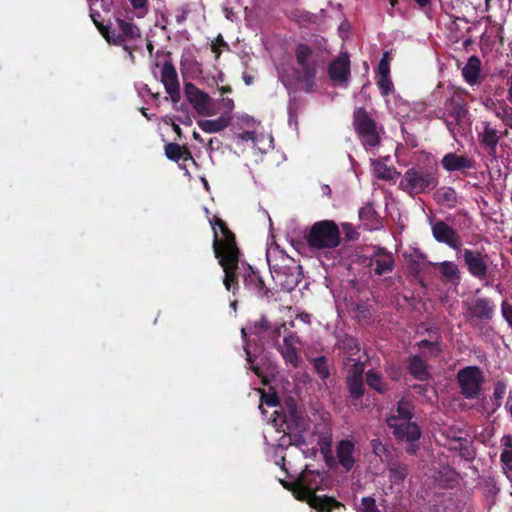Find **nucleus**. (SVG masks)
<instances>
[{
    "instance_id": "nucleus-11",
    "label": "nucleus",
    "mask_w": 512,
    "mask_h": 512,
    "mask_svg": "<svg viewBox=\"0 0 512 512\" xmlns=\"http://www.w3.org/2000/svg\"><path fill=\"white\" fill-rule=\"evenodd\" d=\"M166 56L168 59L163 63L162 66L161 82L165 87L166 93L170 96L171 101L173 103H177L181 98L178 75L170 59L171 53L168 52Z\"/></svg>"
},
{
    "instance_id": "nucleus-38",
    "label": "nucleus",
    "mask_w": 512,
    "mask_h": 512,
    "mask_svg": "<svg viewBox=\"0 0 512 512\" xmlns=\"http://www.w3.org/2000/svg\"><path fill=\"white\" fill-rule=\"evenodd\" d=\"M410 373L418 380H426L428 378L427 366L420 359L418 354H415L409 364Z\"/></svg>"
},
{
    "instance_id": "nucleus-28",
    "label": "nucleus",
    "mask_w": 512,
    "mask_h": 512,
    "mask_svg": "<svg viewBox=\"0 0 512 512\" xmlns=\"http://www.w3.org/2000/svg\"><path fill=\"white\" fill-rule=\"evenodd\" d=\"M434 199L442 206L454 208L458 203L456 190L452 187H441L434 192Z\"/></svg>"
},
{
    "instance_id": "nucleus-31",
    "label": "nucleus",
    "mask_w": 512,
    "mask_h": 512,
    "mask_svg": "<svg viewBox=\"0 0 512 512\" xmlns=\"http://www.w3.org/2000/svg\"><path fill=\"white\" fill-rule=\"evenodd\" d=\"M500 442L503 447L500 455V461L503 465V469L512 472V435H504Z\"/></svg>"
},
{
    "instance_id": "nucleus-41",
    "label": "nucleus",
    "mask_w": 512,
    "mask_h": 512,
    "mask_svg": "<svg viewBox=\"0 0 512 512\" xmlns=\"http://www.w3.org/2000/svg\"><path fill=\"white\" fill-rule=\"evenodd\" d=\"M100 32L105 37L108 43L113 45H122L121 32L118 33L116 30L110 29V27H100Z\"/></svg>"
},
{
    "instance_id": "nucleus-35",
    "label": "nucleus",
    "mask_w": 512,
    "mask_h": 512,
    "mask_svg": "<svg viewBox=\"0 0 512 512\" xmlns=\"http://www.w3.org/2000/svg\"><path fill=\"white\" fill-rule=\"evenodd\" d=\"M354 318L361 324L368 325L373 318L372 307L364 301L358 302L353 308Z\"/></svg>"
},
{
    "instance_id": "nucleus-7",
    "label": "nucleus",
    "mask_w": 512,
    "mask_h": 512,
    "mask_svg": "<svg viewBox=\"0 0 512 512\" xmlns=\"http://www.w3.org/2000/svg\"><path fill=\"white\" fill-rule=\"evenodd\" d=\"M352 126L364 147L374 148L380 144L383 128L372 118L366 108H354Z\"/></svg>"
},
{
    "instance_id": "nucleus-15",
    "label": "nucleus",
    "mask_w": 512,
    "mask_h": 512,
    "mask_svg": "<svg viewBox=\"0 0 512 512\" xmlns=\"http://www.w3.org/2000/svg\"><path fill=\"white\" fill-rule=\"evenodd\" d=\"M223 239L219 240L216 229H214L213 250L216 258L227 256L233 258L240 256L239 248L236 244L235 235L229 228L221 232Z\"/></svg>"
},
{
    "instance_id": "nucleus-57",
    "label": "nucleus",
    "mask_w": 512,
    "mask_h": 512,
    "mask_svg": "<svg viewBox=\"0 0 512 512\" xmlns=\"http://www.w3.org/2000/svg\"><path fill=\"white\" fill-rule=\"evenodd\" d=\"M91 19L93 20L94 24L97 26V28L100 30V27H105L101 22H99V18L101 17V14L98 11L91 10Z\"/></svg>"
},
{
    "instance_id": "nucleus-58",
    "label": "nucleus",
    "mask_w": 512,
    "mask_h": 512,
    "mask_svg": "<svg viewBox=\"0 0 512 512\" xmlns=\"http://www.w3.org/2000/svg\"><path fill=\"white\" fill-rule=\"evenodd\" d=\"M238 138L241 140H254L255 139V132L254 131H244L240 134H238Z\"/></svg>"
},
{
    "instance_id": "nucleus-54",
    "label": "nucleus",
    "mask_w": 512,
    "mask_h": 512,
    "mask_svg": "<svg viewBox=\"0 0 512 512\" xmlns=\"http://www.w3.org/2000/svg\"><path fill=\"white\" fill-rule=\"evenodd\" d=\"M394 173H396L395 169L383 165L382 171L379 172L378 177L383 180H390L393 178Z\"/></svg>"
},
{
    "instance_id": "nucleus-63",
    "label": "nucleus",
    "mask_w": 512,
    "mask_h": 512,
    "mask_svg": "<svg viewBox=\"0 0 512 512\" xmlns=\"http://www.w3.org/2000/svg\"><path fill=\"white\" fill-rule=\"evenodd\" d=\"M509 88H508V96L507 99L510 103H512V73L511 76L508 78Z\"/></svg>"
},
{
    "instance_id": "nucleus-12",
    "label": "nucleus",
    "mask_w": 512,
    "mask_h": 512,
    "mask_svg": "<svg viewBox=\"0 0 512 512\" xmlns=\"http://www.w3.org/2000/svg\"><path fill=\"white\" fill-rule=\"evenodd\" d=\"M466 306V320L473 322L475 320L482 322H489L494 313V305L491 300L487 298H476L471 302H465Z\"/></svg>"
},
{
    "instance_id": "nucleus-62",
    "label": "nucleus",
    "mask_w": 512,
    "mask_h": 512,
    "mask_svg": "<svg viewBox=\"0 0 512 512\" xmlns=\"http://www.w3.org/2000/svg\"><path fill=\"white\" fill-rule=\"evenodd\" d=\"M419 345H420V346L427 347L431 352H433V351H434V349H435V343L430 342V341H428V340H422V341H420V342H419Z\"/></svg>"
},
{
    "instance_id": "nucleus-10",
    "label": "nucleus",
    "mask_w": 512,
    "mask_h": 512,
    "mask_svg": "<svg viewBox=\"0 0 512 512\" xmlns=\"http://www.w3.org/2000/svg\"><path fill=\"white\" fill-rule=\"evenodd\" d=\"M457 382L466 399H475L480 395L484 377L480 368L468 366L458 371Z\"/></svg>"
},
{
    "instance_id": "nucleus-2",
    "label": "nucleus",
    "mask_w": 512,
    "mask_h": 512,
    "mask_svg": "<svg viewBox=\"0 0 512 512\" xmlns=\"http://www.w3.org/2000/svg\"><path fill=\"white\" fill-rule=\"evenodd\" d=\"M244 352H270L281 350V326L273 324L265 315L247 321L241 328Z\"/></svg>"
},
{
    "instance_id": "nucleus-29",
    "label": "nucleus",
    "mask_w": 512,
    "mask_h": 512,
    "mask_svg": "<svg viewBox=\"0 0 512 512\" xmlns=\"http://www.w3.org/2000/svg\"><path fill=\"white\" fill-rule=\"evenodd\" d=\"M197 124L206 133H217L228 127L230 121L227 115H221L213 120H199Z\"/></svg>"
},
{
    "instance_id": "nucleus-50",
    "label": "nucleus",
    "mask_w": 512,
    "mask_h": 512,
    "mask_svg": "<svg viewBox=\"0 0 512 512\" xmlns=\"http://www.w3.org/2000/svg\"><path fill=\"white\" fill-rule=\"evenodd\" d=\"M506 392V385L499 381L495 384L493 397L495 400H501Z\"/></svg>"
},
{
    "instance_id": "nucleus-55",
    "label": "nucleus",
    "mask_w": 512,
    "mask_h": 512,
    "mask_svg": "<svg viewBox=\"0 0 512 512\" xmlns=\"http://www.w3.org/2000/svg\"><path fill=\"white\" fill-rule=\"evenodd\" d=\"M460 456L466 460H473L475 457V452L469 447H461L460 448Z\"/></svg>"
},
{
    "instance_id": "nucleus-32",
    "label": "nucleus",
    "mask_w": 512,
    "mask_h": 512,
    "mask_svg": "<svg viewBox=\"0 0 512 512\" xmlns=\"http://www.w3.org/2000/svg\"><path fill=\"white\" fill-rule=\"evenodd\" d=\"M389 479L392 483L400 485L408 475V467L401 462H390L388 465Z\"/></svg>"
},
{
    "instance_id": "nucleus-46",
    "label": "nucleus",
    "mask_w": 512,
    "mask_h": 512,
    "mask_svg": "<svg viewBox=\"0 0 512 512\" xmlns=\"http://www.w3.org/2000/svg\"><path fill=\"white\" fill-rule=\"evenodd\" d=\"M437 118L442 119L451 133V135L455 138V129L457 126L461 125L463 121H457L456 119L449 120L448 116L446 115V112H442V114L437 115Z\"/></svg>"
},
{
    "instance_id": "nucleus-45",
    "label": "nucleus",
    "mask_w": 512,
    "mask_h": 512,
    "mask_svg": "<svg viewBox=\"0 0 512 512\" xmlns=\"http://www.w3.org/2000/svg\"><path fill=\"white\" fill-rule=\"evenodd\" d=\"M358 512H381L377 505L375 498L366 496L361 499V506Z\"/></svg>"
},
{
    "instance_id": "nucleus-13",
    "label": "nucleus",
    "mask_w": 512,
    "mask_h": 512,
    "mask_svg": "<svg viewBox=\"0 0 512 512\" xmlns=\"http://www.w3.org/2000/svg\"><path fill=\"white\" fill-rule=\"evenodd\" d=\"M184 93L187 100L192 104L198 114L204 116L213 115L210 110L211 97L196 87L193 83L188 82L184 86Z\"/></svg>"
},
{
    "instance_id": "nucleus-48",
    "label": "nucleus",
    "mask_w": 512,
    "mask_h": 512,
    "mask_svg": "<svg viewBox=\"0 0 512 512\" xmlns=\"http://www.w3.org/2000/svg\"><path fill=\"white\" fill-rule=\"evenodd\" d=\"M221 109L222 114L221 115H227L229 118V121L231 122L232 119V111L234 109V101L231 98H223L221 101Z\"/></svg>"
},
{
    "instance_id": "nucleus-25",
    "label": "nucleus",
    "mask_w": 512,
    "mask_h": 512,
    "mask_svg": "<svg viewBox=\"0 0 512 512\" xmlns=\"http://www.w3.org/2000/svg\"><path fill=\"white\" fill-rule=\"evenodd\" d=\"M499 140L498 131L492 128L488 122H485L483 132L480 134V143L488 149L490 156L496 155Z\"/></svg>"
},
{
    "instance_id": "nucleus-27",
    "label": "nucleus",
    "mask_w": 512,
    "mask_h": 512,
    "mask_svg": "<svg viewBox=\"0 0 512 512\" xmlns=\"http://www.w3.org/2000/svg\"><path fill=\"white\" fill-rule=\"evenodd\" d=\"M481 71V61L477 56H471L464 68L462 69V75L465 81L470 85L479 83V75Z\"/></svg>"
},
{
    "instance_id": "nucleus-16",
    "label": "nucleus",
    "mask_w": 512,
    "mask_h": 512,
    "mask_svg": "<svg viewBox=\"0 0 512 512\" xmlns=\"http://www.w3.org/2000/svg\"><path fill=\"white\" fill-rule=\"evenodd\" d=\"M243 270V282L246 289L253 292L259 298H265L268 301L274 297L273 291L266 287L263 279L251 266L243 267Z\"/></svg>"
},
{
    "instance_id": "nucleus-33",
    "label": "nucleus",
    "mask_w": 512,
    "mask_h": 512,
    "mask_svg": "<svg viewBox=\"0 0 512 512\" xmlns=\"http://www.w3.org/2000/svg\"><path fill=\"white\" fill-rule=\"evenodd\" d=\"M347 385L350 395L353 399H359L364 394V385L362 371L357 372L356 370L347 379Z\"/></svg>"
},
{
    "instance_id": "nucleus-59",
    "label": "nucleus",
    "mask_w": 512,
    "mask_h": 512,
    "mask_svg": "<svg viewBox=\"0 0 512 512\" xmlns=\"http://www.w3.org/2000/svg\"><path fill=\"white\" fill-rule=\"evenodd\" d=\"M148 0H130L131 5L134 9H141L146 7Z\"/></svg>"
},
{
    "instance_id": "nucleus-34",
    "label": "nucleus",
    "mask_w": 512,
    "mask_h": 512,
    "mask_svg": "<svg viewBox=\"0 0 512 512\" xmlns=\"http://www.w3.org/2000/svg\"><path fill=\"white\" fill-rule=\"evenodd\" d=\"M117 23H118L119 29L121 31L120 36H122V44L125 41H132L137 38H140V36H141L140 29L134 23L127 22V21L119 19V18L117 19Z\"/></svg>"
},
{
    "instance_id": "nucleus-60",
    "label": "nucleus",
    "mask_w": 512,
    "mask_h": 512,
    "mask_svg": "<svg viewBox=\"0 0 512 512\" xmlns=\"http://www.w3.org/2000/svg\"><path fill=\"white\" fill-rule=\"evenodd\" d=\"M294 442L297 446L306 445V440L302 433L297 432V434L294 435Z\"/></svg>"
},
{
    "instance_id": "nucleus-21",
    "label": "nucleus",
    "mask_w": 512,
    "mask_h": 512,
    "mask_svg": "<svg viewBox=\"0 0 512 512\" xmlns=\"http://www.w3.org/2000/svg\"><path fill=\"white\" fill-rule=\"evenodd\" d=\"M368 266H375V274L382 276L393 271L395 260L391 252L379 247L371 256Z\"/></svg>"
},
{
    "instance_id": "nucleus-17",
    "label": "nucleus",
    "mask_w": 512,
    "mask_h": 512,
    "mask_svg": "<svg viewBox=\"0 0 512 512\" xmlns=\"http://www.w3.org/2000/svg\"><path fill=\"white\" fill-rule=\"evenodd\" d=\"M432 234L436 241L445 243L454 249L456 253L462 248V241L459 234L444 221H436L432 225Z\"/></svg>"
},
{
    "instance_id": "nucleus-52",
    "label": "nucleus",
    "mask_w": 512,
    "mask_h": 512,
    "mask_svg": "<svg viewBox=\"0 0 512 512\" xmlns=\"http://www.w3.org/2000/svg\"><path fill=\"white\" fill-rule=\"evenodd\" d=\"M342 227L345 231V237L348 241L356 240L358 238V233L352 228L351 224L344 223L342 224Z\"/></svg>"
},
{
    "instance_id": "nucleus-40",
    "label": "nucleus",
    "mask_w": 512,
    "mask_h": 512,
    "mask_svg": "<svg viewBox=\"0 0 512 512\" xmlns=\"http://www.w3.org/2000/svg\"><path fill=\"white\" fill-rule=\"evenodd\" d=\"M247 361L250 364V369L254 371V373L260 377L263 383H268V374L265 372L264 368L259 365L258 359L264 354H251L248 353Z\"/></svg>"
},
{
    "instance_id": "nucleus-56",
    "label": "nucleus",
    "mask_w": 512,
    "mask_h": 512,
    "mask_svg": "<svg viewBox=\"0 0 512 512\" xmlns=\"http://www.w3.org/2000/svg\"><path fill=\"white\" fill-rule=\"evenodd\" d=\"M264 401L270 407H274L279 404L278 396L275 393L266 395Z\"/></svg>"
},
{
    "instance_id": "nucleus-30",
    "label": "nucleus",
    "mask_w": 512,
    "mask_h": 512,
    "mask_svg": "<svg viewBox=\"0 0 512 512\" xmlns=\"http://www.w3.org/2000/svg\"><path fill=\"white\" fill-rule=\"evenodd\" d=\"M359 218L368 229L380 224V217L371 202L366 203L359 211Z\"/></svg>"
},
{
    "instance_id": "nucleus-18",
    "label": "nucleus",
    "mask_w": 512,
    "mask_h": 512,
    "mask_svg": "<svg viewBox=\"0 0 512 512\" xmlns=\"http://www.w3.org/2000/svg\"><path fill=\"white\" fill-rule=\"evenodd\" d=\"M328 76L335 84L346 83L350 77V59L347 53L340 54L330 62L328 66Z\"/></svg>"
},
{
    "instance_id": "nucleus-37",
    "label": "nucleus",
    "mask_w": 512,
    "mask_h": 512,
    "mask_svg": "<svg viewBox=\"0 0 512 512\" xmlns=\"http://www.w3.org/2000/svg\"><path fill=\"white\" fill-rule=\"evenodd\" d=\"M425 259V255L420 252H416L414 256H412L408 262V271L411 276L418 280V282L425 287L424 281L420 278V272L423 267V261Z\"/></svg>"
},
{
    "instance_id": "nucleus-24",
    "label": "nucleus",
    "mask_w": 512,
    "mask_h": 512,
    "mask_svg": "<svg viewBox=\"0 0 512 512\" xmlns=\"http://www.w3.org/2000/svg\"><path fill=\"white\" fill-rule=\"evenodd\" d=\"M355 445L350 440H341L336 447V455L339 464L346 470L349 471L355 464L353 457Z\"/></svg>"
},
{
    "instance_id": "nucleus-36",
    "label": "nucleus",
    "mask_w": 512,
    "mask_h": 512,
    "mask_svg": "<svg viewBox=\"0 0 512 512\" xmlns=\"http://www.w3.org/2000/svg\"><path fill=\"white\" fill-rule=\"evenodd\" d=\"M165 155L169 160L178 162L181 158L186 160H193L190 151L187 149L183 151L182 147L177 143H168L165 145Z\"/></svg>"
},
{
    "instance_id": "nucleus-6",
    "label": "nucleus",
    "mask_w": 512,
    "mask_h": 512,
    "mask_svg": "<svg viewBox=\"0 0 512 512\" xmlns=\"http://www.w3.org/2000/svg\"><path fill=\"white\" fill-rule=\"evenodd\" d=\"M397 415L386 419L387 426L392 430L394 437L399 441L416 442L421 437L420 427L411 422L414 417V406L407 399H400L397 403Z\"/></svg>"
},
{
    "instance_id": "nucleus-44",
    "label": "nucleus",
    "mask_w": 512,
    "mask_h": 512,
    "mask_svg": "<svg viewBox=\"0 0 512 512\" xmlns=\"http://www.w3.org/2000/svg\"><path fill=\"white\" fill-rule=\"evenodd\" d=\"M389 61H390L389 53L385 52L378 64L377 71H376V78L390 76Z\"/></svg>"
},
{
    "instance_id": "nucleus-9",
    "label": "nucleus",
    "mask_w": 512,
    "mask_h": 512,
    "mask_svg": "<svg viewBox=\"0 0 512 512\" xmlns=\"http://www.w3.org/2000/svg\"><path fill=\"white\" fill-rule=\"evenodd\" d=\"M457 259L462 260L467 271L474 278L484 281L490 274V256L484 250L461 248L457 252Z\"/></svg>"
},
{
    "instance_id": "nucleus-22",
    "label": "nucleus",
    "mask_w": 512,
    "mask_h": 512,
    "mask_svg": "<svg viewBox=\"0 0 512 512\" xmlns=\"http://www.w3.org/2000/svg\"><path fill=\"white\" fill-rule=\"evenodd\" d=\"M442 167L448 172H461L466 174L467 170L473 169L475 161L467 156L456 153H448L441 159Z\"/></svg>"
},
{
    "instance_id": "nucleus-20",
    "label": "nucleus",
    "mask_w": 512,
    "mask_h": 512,
    "mask_svg": "<svg viewBox=\"0 0 512 512\" xmlns=\"http://www.w3.org/2000/svg\"><path fill=\"white\" fill-rule=\"evenodd\" d=\"M239 258L240 256H234L233 258L221 256L220 258H217L225 272L223 284L227 290H230L233 285H235L234 289L238 288V276L240 275L241 270L239 266Z\"/></svg>"
},
{
    "instance_id": "nucleus-61",
    "label": "nucleus",
    "mask_w": 512,
    "mask_h": 512,
    "mask_svg": "<svg viewBox=\"0 0 512 512\" xmlns=\"http://www.w3.org/2000/svg\"><path fill=\"white\" fill-rule=\"evenodd\" d=\"M286 362L294 363L298 361V354H282Z\"/></svg>"
},
{
    "instance_id": "nucleus-53",
    "label": "nucleus",
    "mask_w": 512,
    "mask_h": 512,
    "mask_svg": "<svg viewBox=\"0 0 512 512\" xmlns=\"http://www.w3.org/2000/svg\"><path fill=\"white\" fill-rule=\"evenodd\" d=\"M371 445H372V448H373V452L380 456L382 455L383 453L386 452V447L384 444H382V442L379 440V439H374L371 441Z\"/></svg>"
},
{
    "instance_id": "nucleus-47",
    "label": "nucleus",
    "mask_w": 512,
    "mask_h": 512,
    "mask_svg": "<svg viewBox=\"0 0 512 512\" xmlns=\"http://www.w3.org/2000/svg\"><path fill=\"white\" fill-rule=\"evenodd\" d=\"M497 117H499L503 123L512 129V107L505 106L501 112L496 113Z\"/></svg>"
},
{
    "instance_id": "nucleus-5",
    "label": "nucleus",
    "mask_w": 512,
    "mask_h": 512,
    "mask_svg": "<svg viewBox=\"0 0 512 512\" xmlns=\"http://www.w3.org/2000/svg\"><path fill=\"white\" fill-rule=\"evenodd\" d=\"M439 184L436 165H416L409 168L400 180L399 187L410 196L428 193Z\"/></svg>"
},
{
    "instance_id": "nucleus-4",
    "label": "nucleus",
    "mask_w": 512,
    "mask_h": 512,
    "mask_svg": "<svg viewBox=\"0 0 512 512\" xmlns=\"http://www.w3.org/2000/svg\"><path fill=\"white\" fill-rule=\"evenodd\" d=\"M270 273L277 286L291 292L302 279V268L279 247L267 251Z\"/></svg>"
},
{
    "instance_id": "nucleus-3",
    "label": "nucleus",
    "mask_w": 512,
    "mask_h": 512,
    "mask_svg": "<svg viewBox=\"0 0 512 512\" xmlns=\"http://www.w3.org/2000/svg\"><path fill=\"white\" fill-rule=\"evenodd\" d=\"M323 478L318 471L304 469L293 481L280 480L283 487L293 493L296 499L305 501L314 509V503L324 506L343 507V503L331 496H320L316 492L321 488Z\"/></svg>"
},
{
    "instance_id": "nucleus-23",
    "label": "nucleus",
    "mask_w": 512,
    "mask_h": 512,
    "mask_svg": "<svg viewBox=\"0 0 512 512\" xmlns=\"http://www.w3.org/2000/svg\"><path fill=\"white\" fill-rule=\"evenodd\" d=\"M281 350L283 352H300L303 343L295 331H292L285 323L281 324Z\"/></svg>"
},
{
    "instance_id": "nucleus-43",
    "label": "nucleus",
    "mask_w": 512,
    "mask_h": 512,
    "mask_svg": "<svg viewBox=\"0 0 512 512\" xmlns=\"http://www.w3.org/2000/svg\"><path fill=\"white\" fill-rule=\"evenodd\" d=\"M314 368L317 374L322 378L326 379L329 376V370L327 366V360L324 355L314 359Z\"/></svg>"
},
{
    "instance_id": "nucleus-14",
    "label": "nucleus",
    "mask_w": 512,
    "mask_h": 512,
    "mask_svg": "<svg viewBox=\"0 0 512 512\" xmlns=\"http://www.w3.org/2000/svg\"><path fill=\"white\" fill-rule=\"evenodd\" d=\"M284 421L290 431L303 433L309 428L308 417L304 415L302 409L293 400L286 402Z\"/></svg>"
},
{
    "instance_id": "nucleus-26",
    "label": "nucleus",
    "mask_w": 512,
    "mask_h": 512,
    "mask_svg": "<svg viewBox=\"0 0 512 512\" xmlns=\"http://www.w3.org/2000/svg\"><path fill=\"white\" fill-rule=\"evenodd\" d=\"M433 265V263H429ZM441 273V276L447 282L458 285L461 281V273L458 266L451 261H443L440 263H434Z\"/></svg>"
},
{
    "instance_id": "nucleus-1",
    "label": "nucleus",
    "mask_w": 512,
    "mask_h": 512,
    "mask_svg": "<svg viewBox=\"0 0 512 512\" xmlns=\"http://www.w3.org/2000/svg\"><path fill=\"white\" fill-rule=\"evenodd\" d=\"M295 59L297 67L292 69L291 74L280 76L282 84L288 91L290 99L288 104L289 123L297 125L298 110L300 101L295 96L297 90H303L306 93L316 91V75L318 63L314 50L305 43H299L295 48Z\"/></svg>"
},
{
    "instance_id": "nucleus-19",
    "label": "nucleus",
    "mask_w": 512,
    "mask_h": 512,
    "mask_svg": "<svg viewBox=\"0 0 512 512\" xmlns=\"http://www.w3.org/2000/svg\"><path fill=\"white\" fill-rule=\"evenodd\" d=\"M446 112L448 117L456 119L457 121H464L468 114L467 103L464 95L459 91H454L450 98L444 103V109L439 111Z\"/></svg>"
},
{
    "instance_id": "nucleus-64",
    "label": "nucleus",
    "mask_w": 512,
    "mask_h": 512,
    "mask_svg": "<svg viewBox=\"0 0 512 512\" xmlns=\"http://www.w3.org/2000/svg\"><path fill=\"white\" fill-rule=\"evenodd\" d=\"M243 80H244L246 85H251L253 83V81H254V77L252 75L244 73L243 74Z\"/></svg>"
},
{
    "instance_id": "nucleus-51",
    "label": "nucleus",
    "mask_w": 512,
    "mask_h": 512,
    "mask_svg": "<svg viewBox=\"0 0 512 512\" xmlns=\"http://www.w3.org/2000/svg\"><path fill=\"white\" fill-rule=\"evenodd\" d=\"M314 509L317 511V512H333L334 510H346V507L345 505L343 504V507H336V506H332V505H322L320 503H314Z\"/></svg>"
},
{
    "instance_id": "nucleus-42",
    "label": "nucleus",
    "mask_w": 512,
    "mask_h": 512,
    "mask_svg": "<svg viewBox=\"0 0 512 512\" xmlns=\"http://www.w3.org/2000/svg\"><path fill=\"white\" fill-rule=\"evenodd\" d=\"M377 86L382 96H388L394 90L390 76L376 78Z\"/></svg>"
},
{
    "instance_id": "nucleus-8",
    "label": "nucleus",
    "mask_w": 512,
    "mask_h": 512,
    "mask_svg": "<svg viewBox=\"0 0 512 512\" xmlns=\"http://www.w3.org/2000/svg\"><path fill=\"white\" fill-rule=\"evenodd\" d=\"M308 246L313 250L336 248L340 242V231L332 220L315 222L305 235Z\"/></svg>"
},
{
    "instance_id": "nucleus-39",
    "label": "nucleus",
    "mask_w": 512,
    "mask_h": 512,
    "mask_svg": "<svg viewBox=\"0 0 512 512\" xmlns=\"http://www.w3.org/2000/svg\"><path fill=\"white\" fill-rule=\"evenodd\" d=\"M366 382L369 387L376 390L377 392L383 394L387 391V385L383 382L382 377L377 372L372 370L367 372Z\"/></svg>"
},
{
    "instance_id": "nucleus-49",
    "label": "nucleus",
    "mask_w": 512,
    "mask_h": 512,
    "mask_svg": "<svg viewBox=\"0 0 512 512\" xmlns=\"http://www.w3.org/2000/svg\"><path fill=\"white\" fill-rule=\"evenodd\" d=\"M501 312L503 318L507 321L510 327H512V305L507 301H503L501 305Z\"/></svg>"
}]
</instances>
